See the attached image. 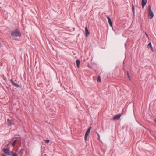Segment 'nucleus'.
<instances>
[{
  "label": "nucleus",
  "mask_w": 156,
  "mask_h": 156,
  "mask_svg": "<svg viewBox=\"0 0 156 156\" xmlns=\"http://www.w3.org/2000/svg\"><path fill=\"white\" fill-rule=\"evenodd\" d=\"M146 35L147 37H148V35L147 34V33H146Z\"/></svg>",
  "instance_id": "24"
},
{
  "label": "nucleus",
  "mask_w": 156,
  "mask_h": 156,
  "mask_svg": "<svg viewBox=\"0 0 156 156\" xmlns=\"http://www.w3.org/2000/svg\"><path fill=\"white\" fill-rule=\"evenodd\" d=\"M80 62L79 60H76V65L78 68L79 67V66L80 64Z\"/></svg>",
  "instance_id": "11"
},
{
  "label": "nucleus",
  "mask_w": 156,
  "mask_h": 156,
  "mask_svg": "<svg viewBox=\"0 0 156 156\" xmlns=\"http://www.w3.org/2000/svg\"><path fill=\"white\" fill-rule=\"evenodd\" d=\"M97 81L98 82H101V78L100 76H98L97 79Z\"/></svg>",
  "instance_id": "13"
},
{
  "label": "nucleus",
  "mask_w": 156,
  "mask_h": 156,
  "mask_svg": "<svg viewBox=\"0 0 156 156\" xmlns=\"http://www.w3.org/2000/svg\"><path fill=\"white\" fill-rule=\"evenodd\" d=\"M45 141L46 143H48L49 142L50 140H45Z\"/></svg>",
  "instance_id": "16"
},
{
  "label": "nucleus",
  "mask_w": 156,
  "mask_h": 156,
  "mask_svg": "<svg viewBox=\"0 0 156 156\" xmlns=\"http://www.w3.org/2000/svg\"><path fill=\"white\" fill-rule=\"evenodd\" d=\"M4 151L7 155H12V156H13V154H16V153H13L12 151H10L9 150L7 149H5L4 150Z\"/></svg>",
  "instance_id": "3"
},
{
  "label": "nucleus",
  "mask_w": 156,
  "mask_h": 156,
  "mask_svg": "<svg viewBox=\"0 0 156 156\" xmlns=\"http://www.w3.org/2000/svg\"><path fill=\"white\" fill-rule=\"evenodd\" d=\"M10 120L9 119H7V121L8 122H10Z\"/></svg>",
  "instance_id": "21"
},
{
  "label": "nucleus",
  "mask_w": 156,
  "mask_h": 156,
  "mask_svg": "<svg viewBox=\"0 0 156 156\" xmlns=\"http://www.w3.org/2000/svg\"><path fill=\"white\" fill-rule=\"evenodd\" d=\"M12 84H13V85H14V86L15 85V84H16V83H15V82H12Z\"/></svg>",
  "instance_id": "20"
},
{
  "label": "nucleus",
  "mask_w": 156,
  "mask_h": 156,
  "mask_svg": "<svg viewBox=\"0 0 156 156\" xmlns=\"http://www.w3.org/2000/svg\"><path fill=\"white\" fill-rule=\"evenodd\" d=\"M91 127H90L87 131L85 135L84 136V139L85 141H86L87 138V137L88 136V134H89V133L90 132L91 128Z\"/></svg>",
  "instance_id": "4"
},
{
  "label": "nucleus",
  "mask_w": 156,
  "mask_h": 156,
  "mask_svg": "<svg viewBox=\"0 0 156 156\" xmlns=\"http://www.w3.org/2000/svg\"><path fill=\"white\" fill-rule=\"evenodd\" d=\"M11 35L13 37H20L21 35V34L20 30L17 29L12 31Z\"/></svg>",
  "instance_id": "1"
},
{
  "label": "nucleus",
  "mask_w": 156,
  "mask_h": 156,
  "mask_svg": "<svg viewBox=\"0 0 156 156\" xmlns=\"http://www.w3.org/2000/svg\"><path fill=\"white\" fill-rule=\"evenodd\" d=\"M85 30L86 32L85 35L87 36H88L89 35L90 33L87 27H85Z\"/></svg>",
  "instance_id": "8"
},
{
  "label": "nucleus",
  "mask_w": 156,
  "mask_h": 156,
  "mask_svg": "<svg viewBox=\"0 0 156 156\" xmlns=\"http://www.w3.org/2000/svg\"><path fill=\"white\" fill-rule=\"evenodd\" d=\"M107 18L108 19V23H109L110 26L111 27H112V22L111 21V20L110 18L109 17H107Z\"/></svg>",
  "instance_id": "7"
},
{
  "label": "nucleus",
  "mask_w": 156,
  "mask_h": 156,
  "mask_svg": "<svg viewBox=\"0 0 156 156\" xmlns=\"http://www.w3.org/2000/svg\"><path fill=\"white\" fill-rule=\"evenodd\" d=\"M16 141H17V140H15L14 141V142L12 144L13 146H14L16 144Z\"/></svg>",
  "instance_id": "14"
},
{
  "label": "nucleus",
  "mask_w": 156,
  "mask_h": 156,
  "mask_svg": "<svg viewBox=\"0 0 156 156\" xmlns=\"http://www.w3.org/2000/svg\"><path fill=\"white\" fill-rule=\"evenodd\" d=\"M9 126H11L13 124V120L11 119L10 121L8 122Z\"/></svg>",
  "instance_id": "9"
},
{
  "label": "nucleus",
  "mask_w": 156,
  "mask_h": 156,
  "mask_svg": "<svg viewBox=\"0 0 156 156\" xmlns=\"http://www.w3.org/2000/svg\"><path fill=\"white\" fill-rule=\"evenodd\" d=\"M97 134L98 135V139L100 140V136L99 134L97 132H96Z\"/></svg>",
  "instance_id": "18"
},
{
  "label": "nucleus",
  "mask_w": 156,
  "mask_h": 156,
  "mask_svg": "<svg viewBox=\"0 0 156 156\" xmlns=\"http://www.w3.org/2000/svg\"><path fill=\"white\" fill-rule=\"evenodd\" d=\"M15 84V86L16 87H20V86L18 84H17L16 83V84Z\"/></svg>",
  "instance_id": "15"
},
{
  "label": "nucleus",
  "mask_w": 156,
  "mask_h": 156,
  "mask_svg": "<svg viewBox=\"0 0 156 156\" xmlns=\"http://www.w3.org/2000/svg\"><path fill=\"white\" fill-rule=\"evenodd\" d=\"M127 76H128V79L129 80H131V77L130 76V75H129V72H127Z\"/></svg>",
  "instance_id": "12"
},
{
  "label": "nucleus",
  "mask_w": 156,
  "mask_h": 156,
  "mask_svg": "<svg viewBox=\"0 0 156 156\" xmlns=\"http://www.w3.org/2000/svg\"><path fill=\"white\" fill-rule=\"evenodd\" d=\"M132 10L133 12V13H134V6L133 5H132Z\"/></svg>",
  "instance_id": "17"
},
{
  "label": "nucleus",
  "mask_w": 156,
  "mask_h": 156,
  "mask_svg": "<svg viewBox=\"0 0 156 156\" xmlns=\"http://www.w3.org/2000/svg\"><path fill=\"white\" fill-rule=\"evenodd\" d=\"M10 81L12 82H12H13L12 79H11L10 80Z\"/></svg>",
  "instance_id": "22"
},
{
  "label": "nucleus",
  "mask_w": 156,
  "mask_h": 156,
  "mask_svg": "<svg viewBox=\"0 0 156 156\" xmlns=\"http://www.w3.org/2000/svg\"><path fill=\"white\" fill-rule=\"evenodd\" d=\"M121 115V114H119L115 115L113 118L114 120H117L119 119Z\"/></svg>",
  "instance_id": "5"
},
{
  "label": "nucleus",
  "mask_w": 156,
  "mask_h": 156,
  "mask_svg": "<svg viewBox=\"0 0 156 156\" xmlns=\"http://www.w3.org/2000/svg\"><path fill=\"white\" fill-rule=\"evenodd\" d=\"M147 0H142L141 5L142 8H144L146 5Z\"/></svg>",
  "instance_id": "6"
},
{
  "label": "nucleus",
  "mask_w": 156,
  "mask_h": 156,
  "mask_svg": "<svg viewBox=\"0 0 156 156\" xmlns=\"http://www.w3.org/2000/svg\"><path fill=\"white\" fill-rule=\"evenodd\" d=\"M148 47H150V48H151L152 51H153V49L152 45H151V42L149 43L148 44Z\"/></svg>",
  "instance_id": "10"
},
{
  "label": "nucleus",
  "mask_w": 156,
  "mask_h": 156,
  "mask_svg": "<svg viewBox=\"0 0 156 156\" xmlns=\"http://www.w3.org/2000/svg\"><path fill=\"white\" fill-rule=\"evenodd\" d=\"M154 121L156 123V119H155L154 120Z\"/></svg>",
  "instance_id": "23"
},
{
  "label": "nucleus",
  "mask_w": 156,
  "mask_h": 156,
  "mask_svg": "<svg viewBox=\"0 0 156 156\" xmlns=\"http://www.w3.org/2000/svg\"><path fill=\"white\" fill-rule=\"evenodd\" d=\"M148 15L150 19H152L154 17V13L151 9L150 6L149 7Z\"/></svg>",
  "instance_id": "2"
},
{
  "label": "nucleus",
  "mask_w": 156,
  "mask_h": 156,
  "mask_svg": "<svg viewBox=\"0 0 156 156\" xmlns=\"http://www.w3.org/2000/svg\"><path fill=\"white\" fill-rule=\"evenodd\" d=\"M12 84H13V85H14V86L15 85V84H16V83H15V82H12Z\"/></svg>",
  "instance_id": "19"
}]
</instances>
